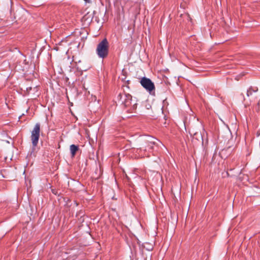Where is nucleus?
<instances>
[{
  "label": "nucleus",
  "instance_id": "8",
  "mask_svg": "<svg viewBox=\"0 0 260 260\" xmlns=\"http://www.w3.org/2000/svg\"><path fill=\"white\" fill-rule=\"evenodd\" d=\"M70 149L72 157H74L76 154V152L79 149L78 145L72 144L70 147Z\"/></svg>",
  "mask_w": 260,
  "mask_h": 260
},
{
  "label": "nucleus",
  "instance_id": "2",
  "mask_svg": "<svg viewBox=\"0 0 260 260\" xmlns=\"http://www.w3.org/2000/svg\"><path fill=\"white\" fill-rule=\"evenodd\" d=\"M109 42L106 38H104L97 45L96 53L99 58L104 59L109 54Z\"/></svg>",
  "mask_w": 260,
  "mask_h": 260
},
{
  "label": "nucleus",
  "instance_id": "5",
  "mask_svg": "<svg viewBox=\"0 0 260 260\" xmlns=\"http://www.w3.org/2000/svg\"><path fill=\"white\" fill-rule=\"evenodd\" d=\"M140 83L141 85L150 93H151L152 91H154V84L149 78L145 77H143L141 79Z\"/></svg>",
  "mask_w": 260,
  "mask_h": 260
},
{
  "label": "nucleus",
  "instance_id": "6",
  "mask_svg": "<svg viewBox=\"0 0 260 260\" xmlns=\"http://www.w3.org/2000/svg\"><path fill=\"white\" fill-rule=\"evenodd\" d=\"M123 107L128 108L127 111L128 113H134L137 108V104L133 102L132 98H129L123 105Z\"/></svg>",
  "mask_w": 260,
  "mask_h": 260
},
{
  "label": "nucleus",
  "instance_id": "4",
  "mask_svg": "<svg viewBox=\"0 0 260 260\" xmlns=\"http://www.w3.org/2000/svg\"><path fill=\"white\" fill-rule=\"evenodd\" d=\"M40 133V124L37 123L35 124L33 130L31 133V140L33 148L36 147L39 142Z\"/></svg>",
  "mask_w": 260,
  "mask_h": 260
},
{
  "label": "nucleus",
  "instance_id": "1",
  "mask_svg": "<svg viewBox=\"0 0 260 260\" xmlns=\"http://www.w3.org/2000/svg\"><path fill=\"white\" fill-rule=\"evenodd\" d=\"M161 146L165 147L160 141L153 138H149L148 140H145L141 144L140 147L137 148V152L140 153L144 151L145 153L147 151L148 152L158 151L159 147Z\"/></svg>",
  "mask_w": 260,
  "mask_h": 260
},
{
  "label": "nucleus",
  "instance_id": "3",
  "mask_svg": "<svg viewBox=\"0 0 260 260\" xmlns=\"http://www.w3.org/2000/svg\"><path fill=\"white\" fill-rule=\"evenodd\" d=\"M257 87L251 86L247 91V96H251V100L256 104L255 110L258 112L260 110V92H257Z\"/></svg>",
  "mask_w": 260,
  "mask_h": 260
},
{
  "label": "nucleus",
  "instance_id": "10",
  "mask_svg": "<svg viewBox=\"0 0 260 260\" xmlns=\"http://www.w3.org/2000/svg\"><path fill=\"white\" fill-rule=\"evenodd\" d=\"M75 204H76V206H77L78 205V204L77 203V202L76 201H75Z\"/></svg>",
  "mask_w": 260,
  "mask_h": 260
},
{
  "label": "nucleus",
  "instance_id": "9",
  "mask_svg": "<svg viewBox=\"0 0 260 260\" xmlns=\"http://www.w3.org/2000/svg\"><path fill=\"white\" fill-rule=\"evenodd\" d=\"M26 89H27V90H30L31 89V87H30L27 88Z\"/></svg>",
  "mask_w": 260,
  "mask_h": 260
},
{
  "label": "nucleus",
  "instance_id": "7",
  "mask_svg": "<svg viewBox=\"0 0 260 260\" xmlns=\"http://www.w3.org/2000/svg\"><path fill=\"white\" fill-rule=\"evenodd\" d=\"M129 98H132V95L129 93H126L124 92L120 93L117 98L118 102L123 106L125 103Z\"/></svg>",
  "mask_w": 260,
  "mask_h": 260
},
{
  "label": "nucleus",
  "instance_id": "11",
  "mask_svg": "<svg viewBox=\"0 0 260 260\" xmlns=\"http://www.w3.org/2000/svg\"><path fill=\"white\" fill-rule=\"evenodd\" d=\"M84 1L86 2H89V0H84Z\"/></svg>",
  "mask_w": 260,
  "mask_h": 260
},
{
  "label": "nucleus",
  "instance_id": "12",
  "mask_svg": "<svg viewBox=\"0 0 260 260\" xmlns=\"http://www.w3.org/2000/svg\"><path fill=\"white\" fill-rule=\"evenodd\" d=\"M144 155H145V156H149V155H148V154H145V153H144Z\"/></svg>",
  "mask_w": 260,
  "mask_h": 260
}]
</instances>
